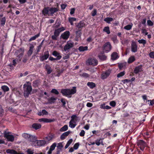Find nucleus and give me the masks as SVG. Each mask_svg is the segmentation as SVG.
Returning a JSON list of instances; mask_svg holds the SVG:
<instances>
[{"mask_svg": "<svg viewBox=\"0 0 154 154\" xmlns=\"http://www.w3.org/2000/svg\"><path fill=\"white\" fill-rule=\"evenodd\" d=\"M97 60L93 58H90L86 61V64L87 65L96 66L97 64Z\"/></svg>", "mask_w": 154, "mask_h": 154, "instance_id": "obj_5", "label": "nucleus"}, {"mask_svg": "<svg viewBox=\"0 0 154 154\" xmlns=\"http://www.w3.org/2000/svg\"><path fill=\"white\" fill-rule=\"evenodd\" d=\"M24 50V49L23 48H21L19 50V51L20 52V54L18 56L19 57V58L21 57L23 55Z\"/></svg>", "mask_w": 154, "mask_h": 154, "instance_id": "obj_42", "label": "nucleus"}, {"mask_svg": "<svg viewBox=\"0 0 154 154\" xmlns=\"http://www.w3.org/2000/svg\"><path fill=\"white\" fill-rule=\"evenodd\" d=\"M142 70V66H139L135 68L134 72L135 74H137L140 72H141Z\"/></svg>", "mask_w": 154, "mask_h": 154, "instance_id": "obj_24", "label": "nucleus"}, {"mask_svg": "<svg viewBox=\"0 0 154 154\" xmlns=\"http://www.w3.org/2000/svg\"><path fill=\"white\" fill-rule=\"evenodd\" d=\"M43 14L45 16L50 15L49 7L45 8L42 11Z\"/></svg>", "mask_w": 154, "mask_h": 154, "instance_id": "obj_17", "label": "nucleus"}, {"mask_svg": "<svg viewBox=\"0 0 154 154\" xmlns=\"http://www.w3.org/2000/svg\"><path fill=\"white\" fill-rule=\"evenodd\" d=\"M149 55L150 58H154V51L150 52L149 53Z\"/></svg>", "mask_w": 154, "mask_h": 154, "instance_id": "obj_57", "label": "nucleus"}, {"mask_svg": "<svg viewBox=\"0 0 154 154\" xmlns=\"http://www.w3.org/2000/svg\"><path fill=\"white\" fill-rule=\"evenodd\" d=\"M79 146V143H76L75 144V145H74L73 148L75 149H78Z\"/></svg>", "mask_w": 154, "mask_h": 154, "instance_id": "obj_58", "label": "nucleus"}, {"mask_svg": "<svg viewBox=\"0 0 154 154\" xmlns=\"http://www.w3.org/2000/svg\"><path fill=\"white\" fill-rule=\"evenodd\" d=\"M28 140L32 142L31 145L32 146H36L35 142L37 141V138L36 137L34 136L30 135Z\"/></svg>", "mask_w": 154, "mask_h": 154, "instance_id": "obj_8", "label": "nucleus"}, {"mask_svg": "<svg viewBox=\"0 0 154 154\" xmlns=\"http://www.w3.org/2000/svg\"><path fill=\"white\" fill-rule=\"evenodd\" d=\"M57 98L52 97L50 99H48V102L49 103L51 104L54 103L57 100Z\"/></svg>", "mask_w": 154, "mask_h": 154, "instance_id": "obj_33", "label": "nucleus"}, {"mask_svg": "<svg viewBox=\"0 0 154 154\" xmlns=\"http://www.w3.org/2000/svg\"><path fill=\"white\" fill-rule=\"evenodd\" d=\"M111 73L110 70H108L103 72L101 75V78L103 79H105L109 76Z\"/></svg>", "mask_w": 154, "mask_h": 154, "instance_id": "obj_11", "label": "nucleus"}, {"mask_svg": "<svg viewBox=\"0 0 154 154\" xmlns=\"http://www.w3.org/2000/svg\"><path fill=\"white\" fill-rule=\"evenodd\" d=\"M69 31H66L61 35V37L64 39H67L69 36Z\"/></svg>", "mask_w": 154, "mask_h": 154, "instance_id": "obj_13", "label": "nucleus"}, {"mask_svg": "<svg viewBox=\"0 0 154 154\" xmlns=\"http://www.w3.org/2000/svg\"><path fill=\"white\" fill-rule=\"evenodd\" d=\"M45 67L46 70L47 71V73L48 74H50L52 72V69L50 66L47 64L46 65Z\"/></svg>", "mask_w": 154, "mask_h": 154, "instance_id": "obj_29", "label": "nucleus"}, {"mask_svg": "<svg viewBox=\"0 0 154 154\" xmlns=\"http://www.w3.org/2000/svg\"><path fill=\"white\" fill-rule=\"evenodd\" d=\"M6 21V19L5 17H3L1 20V24L2 25H5Z\"/></svg>", "mask_w": 154, "mask_h": 154, "instance_id": "obj_49", "label": "nucleus"}, {"mask_svg": "<svg viewBox=\"0 0 154 154\" xmlns=\"http://www.w3.org/2000/svg\"><path fill=\"white\" fill-rule=\"evenodd\" d=\"M6 152L8 153H10L11 154H24L23 153H18L16 151L13 149H7Z\"/></svg>", "mask_w": 154, "mask_h": 154, "instance_id": "obj_22", "label": "nucleus"}, {"mask_svg": "<svg viewBox=\"0 0 154 154\" xmlns=\"http://www.w3.org/2000/svg\"><path fill=\"white\" fill-rule=\"evenodd\" d=\"M74 45L73 42H68L66 45L64 46L63 49L65 51L68 50L72 48Z\"/></svg>", "mask_w": 154, "mask_h": 154, "instance_id": "obj_9", "label": "nucleus"}, {"mask_svg": "<svg viewBox=\"0 0 154 154\" xmlns=\"http://www.w3.org/2000/svg\"><path fill=\"white\" fill-rule=\"evenodd\" d=\"M38 121L40 122L44 123H48L51 122L52 121L49 119L45 118H42L38 119Z\"/></svg>", "mask_w": 154, "mask_h": 154, "instance_id": "obj_16", "label": "nucleus"}, {"mask_svg": "<svg viewBox=\"0 0 154 154\" xmlns=\"http://www.w3.org/2000/svg\"><path fill=\"white\" fill-rule=\"evenodd\" d=\"M36 146L38 147L44 146L47 143L46 141L45 140H37L35 142Z\"/></svg>", "mask_w": 154, "mask_h": 154, "instance_id": "obj_10", "label": "nucleus"}, {"mask_svg": "<svg viewBox=\"0 0 154 154\" xmlns=\"http://www.w3.org/2000/svg\"><path fill=\"white\" fill-rule=\"evenodd\" d=\"M57 35H56L54 34V35L52 36V38L53 40H56L57 39Z\"/></svg>", "mask_w": 154, "mask_h": 154, "instance_id": "obj_61", "label": "nucleus"}, {"mask_svg": "<svg viewBox=\"0 0 154 154\" xmlns=\"http://www.w3.org/2000/svg\"><path fill=\"white\" fill-rule=\"evenodd\" d=\"M99 58L102 60H104L106 59V57L103 53H101L98 55Z\"/></svg>", "mask_w": 154, "mask_h": 154, "instance_id": "obj_23", "label": "nucleus"}, {"mask_svg": "<svg viewBox=\"0 0 154 154\" xmlns=\"http://www.w3.org/2000/svg\"><path fill=\"white\" fill-rule=\"evenodd\" d=\"M75 87H73L71 89H64L61 90V93L62 94L66 96H69L74 94L76 92Z\"/></svg>", "mask_w": 154, "mask_h": 154, "instance_id": "obj_1", "label": "nucleus"}, {"mask_svg": "<svg viewBox=\"0 0 154 154\" xmlns=\"http://www.w3.org/2000/svg\"><path fill=\"white\" fill-rule=\"evenodd\" d=\"M40 34H38L33 36H32L31 38H30L29 40V41L31 42L32 41L34 40H35L36 38H38Z\"/></svg>", "mask_w": 154, "mask_h": 154, "instance_id": "obj_39", "label": "nucleus"}, {"mask_svg": "<svg viewBox=\"0 0 154 154\" xmlns=\"http://www.w3.org/2000/svg\"><path fill=\"white\" fill-rule=\"evenodd\" d=\"M65 29V28L63 27H62L57 29H55L54 31V34L58 36L61 32L63 31Z\"/></svg>", "mask_w": 154, "mask_h": 154, "instance_id": "obj_14", "label": "nucleus"}, {"mask_svg": "<svg viewBox=\"0 0 154 154\" xmlns=\"http://www.w3.org/2000/svg\"><path fill=\"white\" fill-rule=\"evenodd\" d=\"M54 134H50L45 137V140L46 141V142H48L52 140L54 138Z\"/></svg>", "mask_w": 154, "mask_h": 154, "instance_id": "obj_18", "label": "nucleus"}, {"mask_svg": "<svg viewBox=\"0 0 154 154\" xmlns=\"http://www.w3.org/2000/svg\"><path fill=\"white\" fill-rule=\"evenodd\" d=\"M33 51H32L31 50H29L28 51V55L29 56H30L31 54H32Z\"/></svg>", "mask_w": 154, "mask_h": 154, "instance_id": "obj_63", "label": "nucleus"}, {"mask_svg": "<svg viewBox=\"0 0 154 154\" xmlns=\"http://www.w3.org/2000/svg\"><path fill=\"white\" fill-rule=\"evenodd\" d=\"M95 143L97 146H99L100 144L103 145V140L101 138L95 141Z\"/></svg>", "mask_w": 154, "mask_h": 154, "instance_id": "obj_31", "label": "nucleus"}, {"mask_svg": "<svg viewBox=\"0 0 154 154\" xmlns=\"http://www.w3.org/2000/svg\"><path fill=\"white\" fill-rule=\"evenodd\" d=\"M109 104L112 107H114L116 106V103L115 101H112L110 102Z\"/></svg>", "mask_w": 154, "mask_h": 154, "instance_id": "obj_56", "label": "nucleus"}, {"mask_svg": "<svg viewBox=\"0 0 154 154\" xmlns=\"http://www.w3.org/2000/svg\"><path fill=\"white\" fill-rule=\"evenodd\" d=\"M126 63H120L119 64V67L120 69H121L124 67H125L126 65Z\"/></svg>", "mask_w": 154, "mask_h": 154, "instance_id": "obj_43", "label": "nucleus"}, {"mask_svg": "<svg viewBox=\"0 0 154 154\" xmlns=\"http://www.w3.org/2000/svg\"><path fill=\"white\" fill-rule=\"evenodd\" d=\"M30 135L26 133H24L22 134V136L24 138L28 140Z\"/></svg>", "mask_w": 154, "mask_h": 154, "instance_id": "obj_48", "label": "nucleus"}, {"mask_svg": "<svg viewBox=\"0 0 154 154\" xmlns=\"http://www.w3.org/2000/svg\"><path fill=\"white\" fill-rule=\"evenodd\" d=\"M53 55L57 57L56 59L57 60H60L62 57V56L60 54L56 51H54L52 53Z\"/></svg>", "mask_w": 154, "mask_h": 154, "instance_id": "obj_20", "label": "nucleus"}, {"mask_svg": "<svg viewBox=\"0 0 154 154\" xmlns=\"http://www.w3.org/2000/svg\"><path fill=\"white\" fill-rule=\"evenodd\" d=\"M85 25V24L83 22H80L76 26L77 27L79 28H80L83 27Z\"/></svg>", "mask_w": 154, "mask_h": 154, "instance_id": "obj_40", "label": "nucleus"}, {"mask_svg": "<svg viewBox=\"0 0 154 154\" xmlns=\"http://www.w3.org/2000/svg\"><path fill=\"white\" fill-rule=\"evenodd\" d=\"M71 119L69 122V127L73 128L76 126V122L77 121V118L76 115H73L71 117Z\"/></svg>", "mask_w": 154, "mask_h": 154, "instance_id": "obj_4", "label": "nucleus"}, {"mask_svg": "<svg viewBox=\"0 0 154 154\" xmlns=\"http://www.w3.org/2000/svg\"><path fill=\"white\" fill-rule=\"evenodd\" d=\"M87 85L91 89L93 88L96 86L95 84L93 82H88Z\"/></svg>", "mask_w": 154, "mask_h": 154, "instance_id": "obj_28", "label": "nucleus"}, {"mask_svg": "<svg viewBox=\"0 0 154 154\" xmlns=\"http://www.w3.org/2000/svg\"><path fill=\"white\" fill-rule=\"evenodd\" d=\"M111 48V46L109 42H107L106 43L104 46L103 50L106 53L109 52Z\"/></svg>", "mask_w": 154, "mask_h": 154, "instance_id": "obj_6", "label": "nucleus"}, {"mask_svg": "<svg viewBox=\"0 0 154 154\" xmlns=\"http://www.w3.org/2000/svg\"><path fill=\"white\" fill-rule=\"evenodd\" d=\"M87 46H80L79 47V50L80 51H83L88 50Z\"/></svg>", "mask_w": 154, "mask_h": 154, "instance_id": "obj_37", "label": "nucleus"}, {"mask_svg": "<svg viewBox=\"0 0 154 154\" xmlns=\"http://www.w3.org/2000/svg\"><path fill=\"white\" fill-rule=\"evenodd\" d=\"M113 20L112 18L107 17L104 19V21L107 23H109L110 22L112 21Z\"/></svg>", "mask_w": 154, "mask_h": 154, "instance_id": "obj_46", "label": "nucleus"}, {"mask_svg": "<svg viewBox=\"0 0 154 154\" xmlns=\"http://www.w3.org/2000/svg\"><path fill=\"white\" fill-rule=\"evenodd\" d=\"M68 129V126L67 125H65L60 129V131L61 132L65 131H66Z\"/></svg>", "mask_w": 154, "mask_h": 154, "instance_id": "obj_38", "label": "nucleus"}, {"mask_svg": "<svg viewBox=\"0 0 154 154\" xmlns=\"http://www.w3.org/2000/svg\"><path fill=\"white\" fill-rule=\"evenodd\" d=\"M85 134V131L84 130H82L81 131L79 134V135L81 137H83L84 136Z\"/></svg>", "mask_w": 154, "mask_h": 154, "instance_id": "obj_59", "label": "nucleus"}, {"mask_svg": "<svg viewBox=\"0 0 154 154\" xmlns=\"http://www.w3.org/2000/svg\"><path fill=\"white\" fill-rule=\"evenodd\" d=\"M51 92L55 94H59V92L56 89H52L51 91Z\"/></svg>", "mask_w": 154, "mask_h": 154, "instance_id": "obj_54", "label": "nucleus"}, {"mask_svg": "<svg viewBox=\"0 0 154 154\" xmlns=\"http://www.w3.org/2000/svg\"><path fill=\"white\" fill-rule=\"evenodd\" d=\"M147 24L149 26H152L154 24L150 20H148L147 21Z\"/></svg>", "mask_w": 154, "mask_h": 154, "instance_id": "obj_53", "label": "nucleus"}, {"mask_svg": "<svg viewBox=\"0 0 154 154\" xmlns=\"http://www.w3.org/2000/svg\"><path fill=\"white\" fill-rule=\"evenodd\" d=\"M100 108L102 109H109L111 108V107L108 106H105L104 104H101L100 105Z\"/></svg>", "mask_w": 154, "mask_h": 154, "instance_id": "obj_36", "label": "nucleus"}, {"mask_svg": "<svg viewBox=\"0 0 154 154\" xmlns=\"http://www.w3.org/2000/svg\"><path fill=\"white\" fill-rule=\"evenodd\" d=\"M125 71H124L123 72H121L119 74H118L117 75V77L118 78H120L121 77H122L123 75H125Z\"/></svg>", "mask_w": 154, "mask_h": 154, "instance_id": "obj_47", "label": "nucleus"}, {"mask_svg": "<svg viewBox=\"0 0 154 154\" xmlns=\"http://www.w3.org/2000/svg\"><path fill=\"white\" fill-rule=\"evenodd\" d=\"M27 154H33L34 151L31 149H28L26 151Z\"/></svg>", "mask_w": 154, "mask_h": 154, "instance_id": "obj_50", "label": "nucleus"}, {"mask_svg": "<svg viewBox=\"0 0 154 154\" xmlns=\"http://www.w3.org/2000/svg\"><path fill=\"white\" fill-rule=\"evenodd\" d=\"M132 26V24L131 23L130 24H129L125 26L124 27V29L127 30H130L131 29Z\"/></svg>", "mask_w": 154, "mask_h": 154, "instance_id": "obj_41", "label": "nucleus"}, {"mask_svg": "<svg viewBox=\"0 0 154 154\" xmlns=\"http://www.w3.org/2000/svg\"><path fill=\"white\" fill-rule=\"evenodd\" d=\"M70 131H68L63 133L60 136V139L62 140H64L69 135Z\"/></svg>", "mask_w": 154, "mask_h": 154, "instance_id": "obj_19", "label": "nucleus"}, {"mask_svg": "<svg viewBox=\"0 0 154 154\" xmlns=\"http://www.w3.org/2000/svg\"><path fill=\"white\" fill-rule=\"evenodd\" d=\"M97 10L96 9H94L91 12V15L93 16H94L97 14Z\"/></svg>", "mask_w": 154, "mask_h": 154, "instance_id": "obj_55", "label": "nucleus"}, {"mask_svg": "<svg viewBox=\"0 0 154 154\" xmlns=\"http://www.w3.org/2000/svg\"><path fill=\"white\" fill-rule=\"evenodd\" d=\"M56 146V144L55 143H53L52 145L51 146L50 149L53 151L54 150Z\"/></svg>", "mask_w": 154, "mask_h": 154, "instance_id": "obj_52", "label": "nucleus"}, {"mask_svg": "<svg viewBox=\"0 0 154 154\" xmlns=\"http://www.w3.org/2000/svg\"><path fill=\"white\" fill-rule=\"evenodd\" d=\"M4 137L6 138L8 141L13 142L14 141V138L12 133L10 132L5 131L4 133Z\"/></svg>", "mask_w": 154, "mask_h": 154, "instance_id": "obj_3", "label": "nucleus"}, {"mask_svg": "<svg viewBox=\"0 0 154 154\" xmlns=\"http://www.w3.org/2000/svg\"><path fill=\"white\" fill-rule=\"evenodd\" d=\"M49 56V54L48 51H45L44 53V55L40 57V60L43 61L45 60H46L48 58Z\"/></svg>", "mask_w": 154, "mask_h": 154, "instance_id": "obj_12", "label": "nucleus"}, {"mask_svg": "<svg viewBox=\"0 0 154 154\" xmlns=\"http://www.w3.org/2000/svg\"><path fill=\"white\" fill-rule=\"evenodd\" d=\"M49 9L50 15L53 14L58 11V9L56 8L49 7Z\"/></svg>", "mask_w": 154, "mask_h": 154, "instance_id": "obj_21", "label": "nucleus"}, {"mask_svg": "<svg viewBox=\"0 0 154 154\" xmlns=\"http://www.w3.org/2000/svg\"><path fill=\"white\" fill-rule=\"evenodd\" d=\"M118 57L119 56L116 52H114L111 55V59L113 60H116Z\"/></svg>", "mask_w": 154, "mask_h": 154, "instance_id": "obj_27", "label": "nucleus"}, {"mask_svg": "<svg viewBox=\"0 0 154 154\" xmlns=\"http://www.w3.org/2000/svg\"><path fill=\"white\" fill-rule=\"evenodd\" d=\"M63 146L62 143H58L57 147L58 148L59 150L57 151V154H58L60 153V151L61 150Z\"/></svg>", "mask_w": 154, "mask_h": 154, "instance_id": "obj_30", "label": "nucleus"}, {"mask_svg": "<svg viewBox=\"0 0 154 154\" xmlns=\"http://www.w3.org/2000/svg\"><path fill=\"white\" fill-rule=\"evenodd\" d=\"M137 145L141 150L143 151L145 147L146 146V143L142 140H139L138 141Z\"/></svg>", "mask_w": 154, "mask_h": 154, "instance_id": "obj_7", "label": "nucleus"}, {"mask_svg": "<svg viewBox=\"0 0 154 154\" xmlns=\"http://www.w3.org/2000/svg\"><path fill=\"white\" fill-rule=\"evenodd\" d=\"M103 31L106 32L107 34H109L110 33L109 28L108 26L105 27L103 29Z\"/></svg>", "mask_w": 154, "mask_h": 154, "instance_id": "obj_44", "label": "nucleus"}, {"mask_svg": "<svg viewBox=\"0 0 154 154\" xmlns=\"http://www.w3.org/2000/svg\"><path fill=\"white\" fill-rule=\"evenodd\" d=\"M135 60V57L134 56H131L128 59V62L129 63H130L134 61Z\"/></svg>", "mask_w": 154, "mask_h": 154, "instance_id": "obj_35", "label": "nucleus"}, {"mask_svg": "<svg viewBox=\"0 0 154 154\" xmlns=\"http://www.w3.org/2000/svg\"><path fill=\"white\" fill-rule=\"evenodd\" d=\"M66 6V4H63L61 5V7L62 9H65Z\"/></svg>", "mask_w": 154, "mask_h": 154, "instance_id": "obj_62", "label": "nucleus"}, {"mask_svg": "<svg viewBox=\"0 0 154 154\" xmlns=\"http://www.w3.org/2000/svg\"><path fill=\"white\" fill-rule=\"evenodd\" d=\"M75 11V9L74 8H72L71 9L70 11V14L71 15L73 14L74 13Z\"/></svg>", "mask_w": 154, "mask_h": 154, "instance_id": "obj_60", "label": "nucleus"}, {"mask_svg": "<svg viewBox=\"0 0 154 154\" xmlns=\"http://www.w3.org/2000/svg\"><path fill=\"white\" fill-rule=\"evenodd\" d=\"M142 32L143 33L145 34V35H146L148 34V32H146L145 29H143Z\"/></svg>", "mask_w": 154, "mask_h": 154, "instance_id": "obj_64", "label": "nucleus"}, {"mask_svg": "<svg viewBox=\"0 0 154 154\" xmlns=\"http://www.w3.org/2000/svg\"><path fill=\"white\" fill-rule=\"evenodd\" d=\"M24 90V95L25 97H28L30 94L32 90V88L31 86L28 84H25L23 85Z\"/></svg>", "mask_w": 154, "mask_h": 154, "instance_id": "obj_2", "label": "nucleus"}, {"mask_svg": "<svg viewBox=\"0 0 154 154\" xmlns=\"http://www.w3.org/2000/svg\"><path fill=\"white\" fill-rule=\"evenodd\" d=\"M131 51L133 52H135L137 50V45L134 42H132L131 45Z\"/></svg>", "mask_w": 154, "mask_h": 154, "instance_id": "obj_15", "label": "nucleus"}, {"mask_svg": "<svg viewBox=\"0 0 154 154\" xmlns=\"http://www.w3.org/2000/svg\"><path fill=\"white\" fill-rule=\"evenodd\" d=\"M1 89L4 92L8 91L9 90V88L7 86L3 85L1 87Z\"/></svg>", "mask_w": 154, "mask_h": 154, "instance_id": "obj_34", "label": "nucleus"}, {"mask_svg": "<svg viewBox=\"0 0 154 154\" xmlns=\"http://www.w3.org/2000/svg\"><path fill=\"white\" fill-rule=\"evenodd\" d=\"M48 114V112L45 110H42L40 111L38 113V115L39 116L47 115Z\"/></svg>", "mask_w": 154, "mask_h": 154, "instance_id": "obj_25", "label": "nucleus"}, {"mask_svg": "<svg viewBox=\"0 0 154 154\" xmlns=\"http://www.w3.org/2000/svg\"><path fill=\"white\" fill-rule=\"evenodd\" d=\"M80 75L83 77L85 78L89 77L90 76L89 74L86 73H83L82 74H80Z\"/></svg>", "mask_w": 154, "mask_h": 154, "instance_id": "obj_45", "label": "nucleus"}, {"mask_svg": "<svg viewBox=\"0 0 154 154\" xmlns=\"http://www.w3.org/2000/svg\"><path fill=\"white\" fill-rule=\"evenodd\" d=\"M69 22L72 25H73V22L76 21V18L74 17H69L68 19Z\"/></svg>", "mask_w": 154, "mask_h": 154, "instance_id": "obj_32", "label": "nucleus"}, {"mask_svg": "<svg viewBox=\"0 0 154 154\" xmlns=\"http://www.w3.org/2000/svg\"><path fill=\"white\" fill-rule=\"evenodd\" d=\"M138 42L140 44H142L143 45H145L146 43V41L145 40L142 39L139 40Z\"/></svg>", "mask_w": 154, "mask_h": 154, "instance_id": "obj_51", "label": "nucleus"}, {"mask_svg": "<svg viewBox=\"0 0 154 154\" xmlns=\"http://www.w3.org/2000/svg\"><path fill=\"white\" fill-rule=\"evenodd\" d=\"M41 125L40 124L34 123L32 125V127L35 129L37 130L41 128Z\"/></svg>", "mask_w": 154, "mask_h": 154, "instance_id": "obj_26", "label": "nucleus"}]
</instances>
